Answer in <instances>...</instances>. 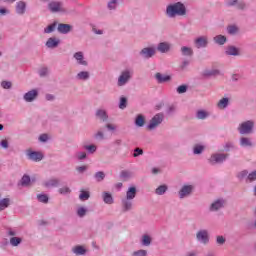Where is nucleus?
Here are the masks:
<instances>
[{"instance_id": "53", "label": "nucleus", "mask_w": 256, "mask_h": 256, "mask_svg": "<svg viewBox=\"0 0 256 256\" xmlns=\"http://www.w3.org/2000/svg\"><path fill=\"white\" fill-rule=\"evenodd\" d=\"M175 111H177V106H175V104H172L168 106L166 113L167 115H174Z\"/></svg>"}, {"instance_id": "44", "label": "nucleus", "mask_w": 256, "mask_h": 256, "mask_svg": "<svg viewBox=\"0 0 256 256\" xmlns=\"http://www.w3.org/2000/svg\"><path fill=\"white\" fill-rule=\"evenodd\" d=\"M55 29H57V22H54V23L50 24L48 27H46L44 29V33H53V31H55Z\"/></svg>"}, {"instance_id": "7", "label": "nucleus", "mask_w": 256, "mask_h": 256, "mask_svg": "<svg viewBox=\"0 0 256 256\" xmlns=\"http://www.w3.org/2000/svg\"><path fill=\"white\" fill-rule=\"evenodd\" d=\"M228 157H229V154L214 153L208 159V163L210 165H219V164L223 163L224 161H227Z\"/></svg>"}, {"instance_id": "56", "label": "nucleus", "mask_w": 256, "mask_h": 256, "mask_svg": "<svg viewBox=\"0 0 256 256\" xmlns=\"http://www.w3.org/2000/svg\"><path fill=\"white\" fill-rule=\"evenodd\" d=\"M232 149H235V144L233 142H226L225 145H224V150L226 152H229Z\"/></svg>"}, {"instance_id": "23", "label": "nucleus", "mask_w": 256, "mask_h": 256, "mask_svg": "<svg viewBox=\"0 0 256 256\" xmlns=\"http://www.w3.org/2000/svg\"><path fill=\"white\" fill-rule=\"evenodd\" d=\"M102 199L106 205H113L115 203V200L113 199V195L109 192H103L102 193Z\"/></svg>"}, {"instance_id": "54", "label": "nucleus", "mask_w": 256, "mask_h": 256, "mask_svg": "<svg viewBox=\"0 0 256 256\" xmlns=\"http://www.w3.org/2000/svg\"><path fill=\"white\" fill-rule=\"evenodd\" d=\"M87 165H82V166H77L76 167V171L78 173V175H83V173L87 172Z\"/></svg>"}, {"instance_id": "18", "label": "nucleus", "mask_w": 256, "mask_h": 256, "mask_svg": "<svg viewBox=\"0 0 256 256\" xmlns=\"http://www.w3.org/2000/svg\"><path fill=\"white\" fill-rule=\"evenodd\" d=\"M25 11H27V3L25 1H18L16 3L17 15H25Z\"/></svg>"}, {"instance_id": "33", "label": "nucleus", "mask_w": 256, "mask_h": 256, "mask_svg": "<svg viewBox=\"0 0 256 256\" xmlns=\"http://www.w3.org/2000/svg\"><path fill=\"white\" fill-rule=\"evenodd\" d=\"M11 205V199L9 198H3L0 200V211H5Z\"/></svg>"}, {"instance_id": "3", "label": "nucleus", "mask_w": 256, "mask_h": 256, "mask_svg": "<svg viewBox=\"0 0 256 256\" xmlns=\"http://www.w3.org/2000/svg\"><path fill=\"white\" fill-rule=\"evenodd\" d=\"M253 129H255V122L253 120L244 121L238 126L240 135H251Z\"/></svg>"}, {"instance_id": "50", "label": "nucleus", "mask_w": 256, "mask_h": 256, "mask_svg": "<svg viewBox=\"0 0 256 256\" xmlns=\"http://www.w3.org/2000/svg\"><path fill=\"white\" fill-rule=\"evenodd\" d=\"M227 31L228 33H238L239 26H237L236 24H231L227 27Z\"/></svg>"}, {"instance_id": "63", "label": "nucleus", "mask_w": 256, "mask_h": 256, "mask_svg": "<svg viewBox=\"0 0 256 256\" xmlns=\"http://www.w3.org/2000/svg\"><path fill=\"white\" fill-rule=\"evenodd\" d=\"M104 129H107V131H116L117 127L114 124L107 123L105 124Z\"/></svg>"}, {"instance_id": "4", "label": "nucleus", "mask_w": 256, "mask_h": 256, "mask_svg": "<svg viewBox=\"0 0 256 256\" xmlns=\"http://www.w3.org/2000/svg\"><path fill=\"white\" fill-rule=\"evenodd\" d=\"M133 77V70L131 69H125L120 73V76L118 77L117 86L118 87H125L129 81H131Z\"/></svg>"}, {"instance_id": "45", "label": "nucleus", "mask_w": 256, "mask_h": 256, "mask_svg": "<svg viewBox=\"0 0 256 256\" xmlns=\"http://www.w3.org/2000/svg\"><path fill=\"white\" fill-rule=\"evenodd\" d=\"M37 199L40 203H49V196L46 194H38Z\"/></svg>"}, {"instance_id": "48", "label": "nucleus", "mask_w": 256, "mask_h": 256, "mask_svg": "<svg viewBox=\"0 0 256 256\" xmlns=\"http://www.w3.org/2000/svg\"><path fill=\"white\" fill-rule=\"evenodd\" d=\"M248 175H249V171L242 170L241 172H239L237 174V177H238L239 181H243V179H247Z\"/></svg>"}, {"instance_id": "36", "label": "nucleus", "mask_w": 256, "mask_h": 256, "mask_svg": "<svg viewBox=\"0 0 256 256\" xmlns=\"http://www.w3.org/2000/svg\"><path fill=\"white\" fill-rule=\"evenodd\" d=\"M94 139L97 141H103L105 140V131H103V128H100L95 134Z\"/></svg>"}, {"instance_id": "11", "label": "nucleus", "mask_w": 256, "mask_h": 256, "mask_svg": "<svg viewBox=\"0 0 256 256\" xmlns=\"http://www.w3.org/2000/svg\"><path fill=\"white\" fill-rule=\"evenodd\" d=\"M223 207H225V200L224 199H217L214 200L210 207H209V211L216 212V211H221V209H223Z\"/></svg>"}, {"instance_id": "15", "label": "nucleus", "mask_w": 256, "mask_h": 256, "mask_svg": "<svg viewBox=\"0 0 256 256\" xmlns=\"http://www.w3.org/2000/svg\"><path fill=\"white\" fill-rule=\"evenodd\" d=\"M57 31L58 33H71L75 31V28L70 24H58Z\"/></svg>"}, {"instance_id": "60", "label": "nucleus", "mask_w": 256, "mask_h": 256, "mask_svg": "<svg viewBox=\"0 0 256 256\" xmlns=\"http://www.w3.org/2000/svg\"><path fill=\"white\" fill-rule=\"evenodd\" d=\"M227 239H225L224 236H217L216 237V243L217 245H225Z\"/></svg>"}, {"instance_id": "21", "label": "nucleus", "mask_w": 256, "mask_h": 256, "mask_svg": "<svg viewBox=\"0 0 256 256\" xmlns=\"http://www.w3.org/2000/svg\"><path fill=\"white\" fill-rule=\"evenodd\" d=\"M207 45H208V41H207V38L205 37H199L195 40V47L197 49H203L207 47Z\"/></svg>"}, {"instance_id": "30", "label": "nucleus", "mask_w": 256, "mask_h": 256, "mask_svg": "<svg viewBox=\"0 0 256 256\" xmlns=\"http://www.w3.org/2000/svg\"><path fill=\"white\" fill-rule=\"evenodd\" d=\"M181 53L184 57H193V48L183 46L181 47Z\"/></svg>"}, {"instance_id": "17", "label": "nucleus", "mask_w": 256, "mask_h": 256, "mask_svg": "<svg viewBox=\"0 0 256 256\" xmlns=\"http://www.w3.org/2000/svg\"><path fill=\"white\" fill-rule=\"evenodd\" d=\"M61 180L58 178H51L43 183V186L46 187V189H51L53 187H57L60 185Z\"/></svg>"}, {"instance_id": "40", "label": "nucleus", "mask_w": 256, "mask_h": 256, "mask_svg": "<svg viewBox=\"0 0 256 256\" xmlns=\"http://www.w3.org/2000/svg\"><path fill=\"white\" fill-rule=\"evenodd\" d=\"M91 197V193L89 191L81 190L79 199L80 201H88V199Z\"/></svg>"}, {"instance_id": "26", "label": "nucleus", "mask_w": 256, "mask_h": 256, "mask_svg": "<svg viewBox=\"0 0 256 256\" xmlns=\"http://www.w3.org/2000/svg\"><path fill=\"white\" fill-rule=\"evenodd\" d=\"M91 74L89 71H81L76 75L78 81H89Z\"/></svg>"}, {"instance_id": "52", "label": "nucleus", "mask_w": 256, "mask_h": 256, "mask_svg": "<svg viewBox=\"0 0 256 256\" xmlns=\"http://www.w3.org/2000/svg\"><path fill=\"white\" fill-rule=\"evenodd\" d=\"M77 215H78V217H85L87 215V208H85V207L78 208Z\"/></svg>"}, {"instance_id": "47", "label": "nucleus", "mask_w": 256, "mask_h": 256, "mask_svg": "<svg viewBox=\"0 0 256 256\" xmlns=\"http://www.w3.org/2000/svg\"><path fill=\"white\" fill-rule=\"evenodd\" d=\"M58 193H60V195H69V193H71V188H69V186H64L58 189Z\"/></svg>"}, {"instance_id": "14", "label": "nucleus", "mask_w": 256, "mask_h": 256, "mask_svg": "<svg viewBox=\"0 0 256 256\" xmlns=\"http://www.w3.org/2000/svg\"><path fill=\"white\" fill-rule=\"evenodd\" d=\"M141 57L144 59H151L155 55V48L147 47L140 51Z\"/></svg>"}, {"instance_id": "28", "label": "nucleus", "mask_w": 256, "mask_h": 256, "mask_svg": "<svg viewBox=\"0 0 256 256\" xmlns=\"http://www.w3.org/2000/svg\"><path fill=\"white\" fill-rule=\"evenodd\" d=\"M152 241L153 238H151L149 234H144L141 239V245H143V247H149L151 246Z\"/></svg>"}, {"instance_id": "9", "label": "nucleus", "mask_w": 256, "mask_h": 256, "mask_svg": "<svg viewBox=\"0 0 256 256\" xmlns=\"http://www.w3.org/2000/svg\"><path fill=\"white\" fill-rule=\"evenodd\" d=\"M196 241L202 245H208L209 243V230L201 229L196 232Z\"/></svg>"}, {"instance_id": "24", "label": "nucleus", "mask_w": 256, "mask_h": 256, "mask_svg": "<svg viewBox=\"0 0 256 256\" xmlns=\"http://www.w3.org/2000/svg\"><path fill=\"white\" fill-rule=\"evenodd\" d=\"M72 253H74V255H77V256L86 255L87 249H85V247H83L82 245H77L72 248Z\"/></svg>"}, {"instance_id": "43", "label": "nucleus", "mask_w": 256, "mask_h": 256, "mask_svg": "<svg viewBox=\"0 0 256 256\" xmlns=\"http://www.w3.org/2000/svg\"><path fill=\"white\" fill-rule=\"evenodd\" d=\"M187 89H189V86L186 84L180 85L176 88V91L179 95H183V93H187Z\"/></svg>"}, {"instance_id": "58", "label": "nucleus", "mask_w": 256, "mask_h": 256, "mask_svg": "<svg viewBox=\"0 0 256 256\" xmlns=\"http://www.w3.org/2000/svg\"><path fill=\"white\" fill-rule=\"evenodd\" d=\"M76 158L78 161H83V159H87V153L86 152H77Z\"/></svg>"}, {"instance_id": "59", "label": "nucleus", "mask_w": 256, "mask_h": 256, "mask_svg": "<svg viewBox=\"0 0 256 256\" xmlns=\"http://www.w3.org/2000/svg\"><path fill=\"white\" fill-rule=\"evenodd\" d=\"M118 6H119V3H115L111 1H109L107 4V7L110 11H115V9H117Z\"/></svg>"}, {"instance_id": "2", "label": "nucleus", "mask_w": 256, "mask_h": 256, "mask_svg": "<svg viewBox=\"0 0 256 256\" xmlns=\"http://www.w3.org/2000/svg\"><path fill=\"white\" fill-rule=\"evenodd\" d=\"M137 197V187L131 186L126 191V197L121 200L122 213H129L133 210V199Z\"/></svg>"}, {"instance_id": "20", "label": "nucleus", "mask_w": 256, "mask_h": 256, "mask_svg": "<svg viewBox=\"0 0 256 256\" xmlns=\"http://www.w3.org/2000/svg\"><path fill=\"white\" fill-rule=\"evenodd\" d=\"M156 49L159 53H169V51H171V44L168 42H160Z\"/></svg>"}, {"instance_id": "22", "label": "nucleus", "mask_w": 256, "mask_h": 256, "mask_svg": "<svg viewBox=\"0 0 256 256\" xmlns=\"http://www.w3.org/2000/svg\"><path fill=\"white\" fill-rule=\"evenodd\" d=\"M155 79L157 83H168V81H171V76L169 75H163L159 72L155 74Z\"/></svg>"}, {"instance_id": "39", "label": "nucleus", "mask_w": 256, "mask_h": 256, "mask_svg": "<svg viewBox=\"0 0 256 256\" xmlns=\"http://www.w3.org/2000/svg\"><path fill=\"white\" fill-rule=\"evenodd\" d=\"M21 243H23V238H19V237L10 238V245H12V247H19Z\"/></svg>"}, {"instance_id": "34", "label": "nucleus", "mask_w": 256, "mask_h": 256, "mask_svg": "<svg viewBox=\"0 0 256 256\" xmlns=\"http://www.w3.org/2000/svg\"><path fill=\"white\" fill-rule=\"evenodd\" d=\"M205 151V146L201 144H196L193 147V154L194 155H201Z\"/></svg>"}, {"instance_id": "64", "label": "nucleus", "mask_w": 256, "mask_h": 256, "mask_svg": "<svg viewBox=\"0 0 256 256\" xmlns=\"http://www.w3.org/2000/svg\"><path fill=\"white\" fill-rule=\"evenodd\" d=\"M139 155H143V149L135 148L134 153H133V157H139Z\"/></svg>"}, {"instance_id": "46", "label": "nucleus", "mask_w": 256, "mask_h": 256, "mask_svg": "<svg viewBox=\"0 0 256 256\" xmlns=\"http://www.w3.org/2000/svg\"><path fill=\"white\" fill-rule=\"evenodd\" d=\"M84 149H85L86 151H88V153L93 154V153H95V152L97 151V146H96L95 144L85 145V146H84Z\"/></svg>"}, {"instance_id": "51", "label": "nucleus", "mask_w": 256, "mask_h": 256, "mask_svg": "<svg viewBox=\"0 0 256 256\" xmlns=\"http://www.w3.org/2000/svg\"><path fill=\"white\" fill-rule=\"evenodd\" d=\"M119 109H127V98L121 97L119 102Z\"/></svg>"}, {"instance_id": "13", "label": "nucleus", "mask_w": 256, "mask_h": 256, "mask_svg": "<svg viewBox=\"0 0 256 256\" xmlns=\"http://www.w3.org/2000/svg\"><path fill=\"white\" fill-rule=\"evenodd\" d=\"M26 155L30 161H34L35 163L43 161V153L41 152L29 150Z\"/></svg>"}, {"instance_id": "29", "label": "nucleus", "mask_w": 256, "mask_h": 256, "mask_svg": "<svg viewBox=\"0 0 256 256\" xmlns=\"http://www.w3.org/2000/svg\"><path fill=\"white\" fill-rule=\"evenodd\" d=\"M168 189H169V187L167 186V184L160 185L155 189V194L156 195H165L167 193Z\"/></svg>"}, {"instance_id": "19", "label": "nucleus", "mask_w": 256, "mask_h": 256, "mask_svg": "<svg viewBox=\"0 0 256 256\" xmlns=\"http://www.w3.org/2000/svg\"><path fill=\"white\" fill-rule=\"evenodd\" d=\"M96 117L97 119H100L102 123H107V121H109V115L107 114V111L103 109L96 110Z\"/></svg>"}, {"instance_id": "38", "label": "nucleus", "mask_w": 256, "mask_h": 256, "mask_svg": "<svg viewBox=\"0 0 256 256\" xmlns=\"http://www.w3.org/2000/svg\"><path fill=\"white\" fill-rule=\"evenodd\" d=\"M214 41L217 43V45H225V43H227V37L223 35H217L214 37Z\"/></svg>"}, {"instance_id": "62", "label": "nucleus", "mask_w": 256, "mask_h": 256, "mask_svg": "<svg viewBox=\"0 0 256 256\" xmlns=\"http://www.w3.org/2000/svg\"><path fill=\"white\" fill-rule=\"evenodd\" d=\"M38 139H39L40 143H47L49 141V135L41 134Z\"/></svg>"}, {"instance_id": "49", "label": "nucleus", "mask_w": 256, "mask_h": 256, "mask_svg": "<svg viewBox=\"0 0 256 256\" xmlns=\"http://www.w3.org/2000/svg\"><path fill=\"white\" fill-rule=\"evenodd\" d=\"M29 183H31V177H29V175H24L21 179V185L23 187H27V185H29Z\"/></svg>"}, {"instance_id": "12", "label": "nucleus", "mask_w": 256, "mask_h": 256, "mask_svg": "<svg viewBox=\"0 0 256 256\" xmlns=\"http://www.w3.org/2000/svg\"><path fill=\"white\" fill-rule=\"evenodd\" d=\"M73 58L75 59L77 65H82V67H87V65H89V62L85 60V55L82 51L75 52L73 54Z\"/></svg>"}, {"instance_id": "55", "label": "nucleus", "mask_w": 256, "mask_h": 256, "mask_svg": "<svg viewBox=\"0 0 256 256\" xmlns=\"http://www.w3.org/2000/svg\"><path fill=\"white\" fill-rule=\"evenodd\" d=\"M147 255H148L147 250H143V249H140L138 251H134L132 253V256H147Z\"/></svg>"}, {"instance_id": "42", "label": "nucleus", "mask_w": 256, "mask_h": 256, "mask_svg": "<svg viewBox=\"0 0 256 256\" xmlns=\"http://www.w3.org/2000/svg\"><path fill=\"white\" fill-rule=\"evenodd\" d=\"M253 181H256V170L248 173V176L246 178V183H253Z\"/></svg>"}, {"instance_id": "27", "label": "nucleus", "mask_w": 256, "mask_h": 256, "mask_svg": "<svg viewBox=\"0 0 256 256\" xmlns=\"http://www.w3.org/2000/svg\"><path fill=\"white\" fill-rule=\"evenodd\" d=\"M240 147H253V141L249 137H241Z\"/></svg>"}, {"instance_id": "37", "label": "nucleus", "mask_w": 256, "mask_h": 256, "mask_svg": "<svg viewBox=\"0 0 256 256\" xmlns=\"http://www.w3.org/2000/svg\"><path fill=\"white\" fill-rule=\"evenodd\" d=\"M207 117H209V112H207L205 110H198L196 112V118L197 119L205 120V119H207Z\"/></svg>"}, {"instance_id": "5", "label": "nucleus", "mask_w": 256, "mask_h": 256, "mask_svg": "<svg viewBox=\"0 0 256 256\" xmlns=\"http://www.w3.org/2000/svg\"><path fill=\"white\" fill-rule=\"evenodd\" d=\"M193 193H195V184H184L178 191V197L179 199H187V197H191Z\"/></svg>"}, {"instance_id": "10", "label": "nucleus", "mask_w": 256, "mask_h": 256, "mask_svg": "<svg viewBox=\"0 0 256 256\" xmlns=\"http://www.w3.org/2000/svg\"><path fill=\"white\" fill-rule=\"evenodd\" d=\"M37 97H39V90L37 89H32L23 95V99L26 103H33Z\"/></svg>"}, {"instance_id": "25", "label": "nucleus", "mask_w": 256, "mask_h": 256, "mask_svg": "<svg viewBox=\"0 0 256 256\" xmlns=\"http://www.w3.org/2000/svg\"><path fill=\"white\" fill-rule=\"evenodd\" d=\"M225 53L226 55L233 57H238V55H240L239 49L235 46H228Z\"/></svg>"}, {"instance_id": "31", "label": "nucleus", "mask_w": 256, "mask_h": 256, "mask_svg": "<svg viewBox=\"0 0 256 256\" xmlns=\"http://www.w3.org/2000/svg\"><path fill=\"white\" fill-rule=\"evenodd\" d=\"M218 109H227L229 107V98H222L217 103Z\"/></svg>"}, {"instance_id": "32", "label": "nucleus", "mask_w": 256, "mask_h": 256, "mask_svg": "<svg viewBox=\"0 0 256 256\" xmlns=\"http://www.w3.org/2000/svg\"><path fill=\"white\" fill-rule=\"evenodd\" d=\"M135 125H136V127H144L145 116H143L142 114H138L135 119Z\"/></svg>"}, {"instance_id": "8", "label": "nucleus", "mask_w": 256, "mask_h": 256, "mask_svg": "<svg viewBox=\"0 0 256 256\" xmlns=\"http://www.w3.org/2000/svg\"><path fill=\"white\" fill-rule=\"evenodd\" d=\"M165 119V115L163 113L156 114L151 120L149 125L147 126V129L149 131H153V129H157V126L161 125L163 123V120Z\"/></svg>"}, {"instance_id": "6", "label": "nucleus", "mask_w": 256, "mask_h": 256, "mask_svg": "<svg viewBox=\"0 0 256 256\" xmlns=\"http://www.w3.org/2000/svg\"><path fill=\"white\" fill-rule=\"evenodd\" d=\"M48 9L51 13H66L67 8L62 1L52 0L48 3Z\"/></svg>"}, {"instance_id": "57", "label": "nucleus", "mask_w": 256, "mask_h": 256, "mask_svg": "<svg viewBox=\"0 0 256 256\" xmlns=\"http://www.w3.org/2000/svg\"><path fill=\"white\" fill-rule=\"evenodd\" d=\"M38 73H39L40 77H47V75H49V68L43 67L39 70Z\"/></svg>"}, {"instance_id": "1", "label": "nucleus", "mask_w": 256, "mask_h": 256, "mask_svg": "<svg viewBox=\"0 0 256 256\" xmlns=\"http://www.w3.org/2000/svg\"><path fill=\"white\" fill-rule=\"evenodd\" d=\"M165 15L169 19L185 17V15H187V7L182 2L171 3L166 7Z\"/></svg>"}, {"instance_id": "35", "label": "nucleus", "mask_w": 256, "mask_h": 256, "mask_svg": "<svg viewBox=\"0 0 256 256\" xmlns=\"http://www.w3.org/2000/svg\"><path fill=\"white\" fill-rule=\"evenodd\" d=\"M94 179L97 183H101L105 181V172L103 171H98L94 174Z\"/></svg>"}, {"instance_id": "16", "label": "nucleus", "mask_w": 256, "mask_h": 256, "mask_svg": "<svg viewBox=\"0 0 256 256\" xmlns=\"http://www.w3.org/2000/svg\"><path fill=\"white\" fill-rule=\"evenodd\" d=\"M60 43L61 40L59 38L51 37L46 41V47L48 49H57Z\"/></svg>"}, {"instance_id": "41", "label": "nucleus", "mask_w": 256, "mask_h": 256, "mask_svg": "<svg viewBox=\"0 0 256 256\" xmlns=\"http://www.w3.org/2000/svg\"><path fill=\"white\" fill-rule=\"evenodd\" d=\"M219 70H215V69H212V70H205L203 75L204 77H213L215 75H219Z\"/></svg>"}, {"instance_id": "61", "label": "nucleus", "mask_w": 256, "mask_h": 256, "mask_svg": "<svg viewBox=\"0 0 256 256\" xmlns=\"http://www.w3.org/2000/svg\"><path fill=\"white\" fill-rule=\"evenodd\" d=\"M1 87L3 89H11V87H13V83H11L10 81H2Z\"/></svg>"}]
</instances>
